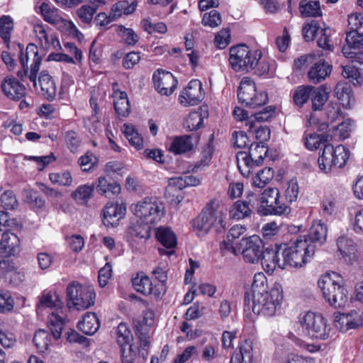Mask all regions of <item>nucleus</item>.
Returning <instances> with one entry per match:
<instances>
[{"label": "nucleus", "instance_id": "obj_1", "mask_svg": "<svg viewBox=\"0 0 363 363\" xmlns=\"http://www.w3.org/2000/svg\"><path fill=\"white\" fill-rule=\"evenodd\" d=\"M282 301L283 292L279 286L269 290L264 274H255L251 290L245 294V301L252 303V310L255 314L264 318L272 317L280 308Z\"/></svg>", "mask_w": 363, "mask_h": 363}, {"label": "nucleus", "instance_id": "obj_2", "mask_svg": "<svg viewBox=\"0 0 363 363\" xmlns=\"http://www.w3.org/2000/svg\"><path fill=\"white\" fill-rule=\"evenodd\" d=\"M229 62L235 72H249L253 71L258 76H272L273 63L262 57L259 49H252L245 44H240L230 48Z\"/></svg>", "mask_w": 363, "mask_h": 363}, {"label": "nucleus", "instance_id": "obj_3", "mask_svg": "<svg viewBox=\"0 0 363 363\" xmlns=\"http://www.w3.org/2000/svg\"><path fill=\"white\" fill-rule=\"evenodd\" d=\"M62 302L58 295L52 291H44L39 298L37 313H43L46 308L53 310L48 315V326L54 339L60 338L65 325V317L62 315Z\"/></svg>", "mask_w": 363, "mask_h": 363}, {"label": "nucleus", "instance_id": "obj_4", "mask_svg": "<svg viewBox=\"0 0 363 363\" xmlns=\"http://www.w3.org/2000/svg\"><path fill=\"white\" fill-rule=\"evenodd\" d=\"M225 215L219 201L211 200L194 220L193 226L199 235H206L212 228L220 231L225 228Z\"/></svg>", "mask_w": 363, "mask_h": 363}, {"label": "nucleus", "instance_id": "obj_5", "mask_svg": "<svg viewBox=\"0 0 363 363\" xmlns=\"http://www.w3.org/2000/svg\"><path fill=\"white\" fill-rule=\"evenodd\" d=\"M324 298L335 308L342 307L347 301V291L343 278L337 272H326L318 281Z\"/></svg>", "mask_w": 363, "mask_h": 363}, {"label": "nucleus", "instance_id": "obj_6", "mask_svg": "<svg viewBox=\"0 0 363 363\" xmlns=\"http://www.w3.org/2000/svg\"><path fill=\"white\" fill-rule=\"evenodd\" d=\"M315 253V245L306 237H298L290 246L281 250L285 267L299 268L308 262Z\"/></svg>", "mask_w": 363, "mask_h": 363}, {"label": "nucleus", "instance_id": "obj_7", "mask_svg": "<svg viewBox=\"0 0 363 363\" xmlns=\"http://www.w3.org/2000/svg\"><path fill=\"white\" fill-rule=\"evenodd\" d=\"M130 208L138 219L150 224L156 225L165 215L163 203L155 197H145Z\"/></svg>", "mask_w": 363, "mask_h": 363}, {"label": "nucleus", "instance_id": "obj_8", "mask_svg": "<svg viewBox=\"0 0 363 363\" xmlns=\"http://www.w3.org/2000/svg\"><path fill=\"white\" fill-rule=\"evenodd\" d=\"M349 157L350 152L345 146L325 144L318 160L319 168L324 173L331 172L333 168H342Z\"/></svg>", "mask_w": 363, "mask_h": 363}, {"label": "nucleus", "instance_id": "obj_9", "mask_svg": "<svg viewBox=\"0 0 363 363\" xmlns=\"http://www.w3.org/2000/svg\"><path fill=\"white\" fill-rule=\"evenodd\" d=\"M67 306L76 310H85L95 303L96 294L91 286L72 281L67 287Z\"/></svg>", "mask_w": 363, "mask_h": 363}, {"label": "nucleus", "instance_id": "obj_10", "mask_svg": "<svg viewBox=\"0 0 363 363\" xmlns=\"http://www.w3.org/2000/svg\"><path fill=\"white\" fill-rule=\"evenodd\" d=\"M300 330L311 338L326 340L330 335V327L320 315L311 311L299 315Z\"/></svg>", "mask_w": 363, "mask_h": 363}, {"label": "nucleus", "instance_id": "obj_11", "mask_svg": "<svg viewBox=\"0 0 363 363\" xmlns=\"http://www.w3.org/2000/svg\"><path fill=\"white\" fill-rule=\"evenodd\" d=\"M267 153L264 143H252L248 153L239 152L237 155L238 167L243 176H249L251 169L262 163Z\"/></svg>", "mask_w": 363, "mask_h": 363}, {"label": "nucleus", "instance_id": "obj_12", "mask_svg": "<svg viewBox=\"0 0 363 363\" xmlns=\"http://www.w3.org/2000/svg\"><path fill=\"white\" fill-rule=\"evenodd\" d=\"M19 60L23 71H18V76L21 80H24V77H27L30 82H35V77L38 75L42 61L38 47L33 43L28 44L25 52L21 53Z\"/></svg>", "mask_w": 363, "mask_h": 363}, {"label": "nucleus", "instance_id": "obj_13", "mask_svg": "<svg viewBox=\"0 0 363 363\" xmlns=\"http://www.w3.org/2000/svg\"><path fill=\"white\" fill-rule=\"evenodd\" d=\"M238 97L242 104L255 108L264 105L268 101L265 91H258L255 82L249 77H243L238 91Z\"/></svg>", "mask_w": 363, "mask_h": 363}, {"label": "nucleus", "instance_id": "obj_14", "mask_svg": "<svg viewBox=\"0 0 363 363\" xmlns=\"http://www.w3.org/2000/svg\"><path fill=\"white\" fill-rule=\"evenodd\" d=\"M263 247L260 238L254 235L240 240L236 249H234L231 254L236 256L241 255L245 262L255 264L260 260Z\"/></svg>", "mask_w": 363, "mask_h": 363}, {"label": "nucleus", "instance_id": "obj_15", "mask_svg": "<svg viewBox=\"0 0 363 363\" xmlns=\"http://www.w3.org/2000/svg\"><path fill=\"white\" fill-rule=\"evenodd\" d=\"M279 191L277 188H267L260 195L259 201L263 206L267 207V211L270 214L287 215L290 213V207L281 203L279 199Z\"/></svg>", "mask_w": 363, "mask_h": 363}, {"label": "nucleus", "instance_id": "obj_16", "mask_svg": "<svg viewBox=\"0 0 363 363\" xmlns=\"http://www.w3.org/2000/svg\"><path fill=\"white\" fill-rule=\"evenodd\" d=\"M132 284L134 289L145 295H152L156 298H160L164 293V285L157 284L153 285L150 277L144 272H138L132 279Z\"/></svg>", "mask_w": 363, "mask_h": 363}, {"label": "nucleus", "instance_id": "obj_17", "mask_svg": "<svg viewBox=\"0 0 363 363\" xmlns=\"http://www.w3.org/2000/svg\"><path fill=\"white\" fill-rule=\"evenodd\" d=\"M154 87L162 96H170L177 86V80L170 72L158 69L152 75Z\"/></svg>", "mask_w": 363, "mask_h": 363}, {"label": "nucleus", "instance_id": "obj_18", "mask_svg": "<svg viewBox=\"0 0 363 363\" xmlns=\"http://www.w3.org/2000/svg\"><path fill=\"white\" fill-rule=\"evenodd\" d=\"M205 91L199 79L191 80L179 96V103L184 106H195L204 98Z\"/></svg>", "mask_w": 363, "mask_h": 363}, {"label": "nucleus", "instance_id": "obj_19", "mask_svg": "<svg viewBox=\"0 0 363 363\" xmlns=\"http://www.w3.org/2000/svg\"><path fill=\"white\" fill-rule=\"evenodd\" d=\"M36 91L49 101H53L57 96V84L48 71H42L38 77H35V82H31Z\"/></svg>", "mask_w": 363, "mask_h": 363}, {"label": "nucleus", "instance_id": "obj_20", "mask_svg": "<svg viewBox=\"0 0 363 363\" xmlns=\"http://www.w3.org/2000/svg\"><path fill=\"white\" fill-rule=\"evenodd\" d=\"M35 10L38 13L41 14L44 21L50 24L58 26L62 23L69 28H76L75 26L71 21L63 19L59 9L47 1L38 2Z\"/></svg>", "mask_w": 363, "mask_h": 363}, {"label": "nucleus", "instance_id": "obj_21", "mask_svg": "<svg viewBox=\"0 0 363 363\" xmlns=\"http://www.w3.org/2000/svg\"><path fill=\"white\" fill-rule=\"evenodd\" d=\"M334 324L343 333L350 329H355L363 324V314L356 310L348 313H338L335 317Z\"/></svg>", "mask_w": 363, "mask_h": 363}, {"label": "nucleus", "instance_id": "obj_22", "mask_svg": "<svg viewBox=\"0 0 363 363\" xmlns=\"http://www.w3.org/2000/svg\"><path fill=\"white\" fill-rule=\"evenodd\" d=\"M280 250L281 247L273 248H267L264 251H262L261 256V263L264 271L269 274H272L277 267L280 269H285V264L284 258H280Z\"/></svg>", "mask_w": 363, "mask_h": 363}, {"label": "nucleus", "instance_id": "obj_23", "mask_svg": "<svg viewBox=\"0 0 363 363\" xmlns=\"http://www.w3.org/2000/svg\"><path fill=\"white\" fill-rule=\"evenodd\" d=\"M1 91L9 99L18 101L26 96V87L16 77L7 76L1 84Z\"/></svg>", "mask_w": 363, "mask_h": 363}, {"label": "nucleus", "instance_id": "obj_24", "mask_svg": "<svg viewBox=\"0 0 363 363\" xmlns=\"http://www.w3.org/2000/svg\"><path fill=\"white\" fill-rule=\"evenodd\" d=\"M156 237L164 247L170 249L167 250L160 248V255L171 256L174 253V250L172 249L177 245V238L174 232L168 227H160L157 229Z\"/></svg>", "mask_w": 363, "mask_h": 363}, {"label": "nucleus", "instance_id": "obj_25", "mask_svg": "<svg viewBox=\"0 0 363 363\" xmlns=\"http://www.w3.org/2000/svg\"><path fill=\"white\" fill-rule=\"evenodd\" d=\"M246 232V228L242 225H235L229 230L226 238L220 242V248L223 253H231L237 247L236 241Z\"/></svg>", "mask_w": 363, "mask_h": 363}, {"label": "nucleus", "instance_id": "obj_26", "mask_svg": "<svg viewBox=\"0 0 363 363\" xmlns=\"http://www.w3.org/2000/svg\"><path fill=\"white\" fill-rule=\"evenodd\" d=\"M33 31L43 49L49 50L52 48L55 50H57L60 48L57 38L53 34H50L43 24L38 23L34 25Z\"/></svg>", "mask_w": 363, "mask_h": 363}, {"label": "nucleus", "instance_id": "obj_27", "mask_svg": "<svg viewBox=\"0 0 363 363\" xmlns=\"http://www.w3.org/2000/svg\"><path fill=\"white\" fill-rule=\"evenodd\" d=\"M253 357V343L250 340H245L233 353L230 363H252Z\"/></svg>", "mask_w": 363, "mask_h": 363}, {"label": "nucleus", "instance_id": "obj_28", "mask_svg": "<svg viewBox=\"0 0 363 363\" xmlns=\"http://www.w3.org/2000/svg\"><path fill=\"white\" fill-rule=\"evenodd\" d=\"M20 240L18 237L9 230L2 234L0 242V250L6 256L15 255L19 252Z\"/></svg>", "mask_w": 363, "mask_h": 363}, {"label": "nucleus", "instance_id": "obj_29", "mask_svg": "<svg viewBox=\"0 0 363 363\" xmlns=\"http://www.w3.org/2000/svg\"><path fill=\"white\" fill-rule=\"evenodd\" d=\"M100 327L99 319L93 312H86L79 320L77 328L79 330L88 335L95 334Z\"/></svg>", "mask_w": 363, "mask_h": 363}, {"label": "nucleus", "instance_id": "obj_30", "mask_svg": "<svg viewBox=\"0 0 363 363\" xmlns=\"http://www.w3.org/2000/svg\"><path fill=\"white\" fill-rule=\"evenodd\" d=\"M274 112V108L272 106H267L264 108L263 111H260L259 113H255L253 116V118L251 117L250 119H248V113L247 112L244 110L242 108L240 107H235L233 111V116L234 118L238 121H246V125L247 124V122H250L251 120H252L254 122L255 121H267L271 116H272L273 113Z\"/></svg>", "mask_w": 363, "mask_h": 363}, {"label": "nucleus", "instance_id": "obj_31", "mask_svg": "<svg viewBox=\"0 0 363 363\" xmlns=\"http://www.w3.org/2000/svg\"><path fill=\"white\" fill-rule=\"evenodd\" d=\"M331 66L324 60H320L311 67L308 73L309 81L318 84L328 77L331 72Z\"/></svg>", "mask_w": 363, "mask_h": 363}, {"label": "nucleus", "instance_id": "obj_32", "mask_svg": "<svg viewBox=\"0 0 363 363\" xmlns=\"http://www.w3.org/2000/svg\"><path fill=\"white\" fill-rule=\"evenodd\" d=\"M327 232L326 225L318 220L313 222L308 235H300L299 237H306L308 241L315 246L316 242L323 244L325 241Z\"/></svg>", "mask_w": 363, "mask_h": 363}, {"label": "nucleus", "instance_id": "obj_33", "mask_svg": "<svg viewBox=\"0 0 363 363\" xmlns=\"http://www.w3.org/2000/svg\"><path fill=\"white\" fill-rule=\"evenodd\" d=\"M155 224L142 222L139 219L133 223L129 228L128 233L133 238L139 240H147L151 236V229Z\"/></svg>", "mask_w": 363, "mask_h": 363}, {"label": "nucleus", "instance_id": "obj_34", "mask_svg": "<svg viewBox=\"0 0 363 363\" xmlns=\"http://www.w3.org/2000/svg\"><path fill=\"white\" fill-rule=\"evenodd\" d=\"M133 339V334L128 325L125 323H121L118 326L117 342L121 347V354H123V349L126 351L129 350V347L133 350L131 344Z\"/></svg>", "mask_w": 363, "mask_h": 363}, {"label": "nucleus", "instance_id": "obj_35", "mask_svg": "<svg viewBox=\"0 0 363 363\" xmlns=\"http://www.w3.org/2000/svg\"><path fill=\"white\" fill-rule=\"evenodd\" d=\"M130 112V105L125 91L115 89V113L121 117H127Z\"/></svg>", "mask_w": 363, "mask_h": 363}, {"label": "nucleus", "instance_id": "obj_36", "mask_svg": "<svg viewBox=\"0 0 363 363\" xmlns=\"http://www.w3.org/2000/svg\"><path fill=\"white\" fill-rule=\"evenodd\" d=\"M193 147L192 138L190 136L184 135L175 138L169 145V150L179 155L191 151Z\"/></svg>", "mask_w": 363, "mask_h": 363}, {"label": "nucleus", "instance_id": "obj_37", "mask_svg": "<svg viewBox=\"0 0 363 363\" xmlns=\"http://www.w3.org/2000/svg\"><path fill=\"white\" fill-rule=\"evenodd\" d=\"M116 33L118 42L128 46H134L139 40L138 35L130 28L122 25L116 26Z\"/></svg>", "mask_w": 363, "mask_h": 363}, {"label": "nucleus", "instance_id": "obj_38", "mask_svg": "<svg viewBox=\"0 0 363 363\" xmlns=\"http://www.w3.org/2000/svg\"><path fill=\"white\" fill-rule=\"evenodd\" d=\"M121 131L128 139L130 144L136 149L140 150L143 147V139L138 133L135 126L132 124H123Z\"/></svg>", "mask_w": 363, "mask_h": 363}, {"label": "nucleus", "instance_id": "obj_39", "mask_svg": "<svg viewBox=\"0 0 363 363\" xmlns=\"http://www.w3.org/2000/svg\"><path fill=\"white\" fill-rule=\"evenodd\" d=\"M252 210L247 201H237L229 210V216L235 220L244 219L250 216Z\"/></svg>", "mask_w": 363, "mask_h": 363}, {"label": "nucleus", "instance_id": "obj_40", "mask_svg": "<svg viewBox=\"0 0 363 363\" xmlns=\"http://www.w3.org/2000/svg\"><path fill=\"white\" fill-rule=\"evenodd\" d=\"M312 108L313 111L321 110L329 98V92L325 86L316 89L313 87L311 95Z\"/></svg>", "mask_w": 363, "mask_h": 363}, {"label": "nucleus", "instance_id": "obj_41", "mask_svg": "<svg viewBox=\"0 0 363 363\" xmlns=\"http://www.w3.org/2000/svg\"><path fill=\"white\" fill-rule=\"evenodd\" d=\"M14 28L13 18L9 15L0 16V37L7 45L11 41V33Z\"/></svg>", "mask_w": 363, "mask_h": 363}, {"label": "nucleus", "instance_id": "obj_42", "mask_svg": "<svg viewBox=\"0 0 363 363\" xmlns=\"http://www.w3.org/2000/svg\"><path fill=\"white\" fill-rule=\"evenodd\" d=\"M98 193L106 196L113 193V177L112 175L104 174L100 176L95 183Z\"/></svg>", "mask_w": 363, "mask_h": 363}, {"label": "nucleus", "instance_id": "obj_43", "mask_svg": "<svg viewBox=\"0 0 363 363\" xmlns=\"http://www.w3.org/2000/svg\"><path fill=\"white\" fill-rule=\"evenodd\" d=\"M33 342L39 352H44L51 344V337L47 330L39 329L35 332Z\"/></svg>", "mask_w": 363, "mask_h": 363}, {"label": "nucleus", "instance_id": "obj_44", "mask_svg": "<svg viewBox=\"0 0 363 363\" xmlns=\"http://www.w3.org/2000/svg\"><path fill=\"white\" fill-rule=\"evenodd\" d=\"M247 125L249 126V133L259 141L257 143H264L270 138V130L267 126L258 127L252 120L247 122Z\"/></svg>", "mask_w": 363, "mask_h": 363}, {"label": "nucleus", "instance_id": "obj_45", "mask_svg": "<svg viewBox=\"0 0 363 363\" xmlns=\"http://www.w3.org/2000/svg\"><path fill=\"white\" fill-rule=\"evenodd\" d=\"M313 86H299L293 92V100L296 105L302 106L311 97Z\"/></svg>", "mask_w": 363, "mask_h": 363}, {"label": "nucleus", "instance_id": "obj_46", "mask_svg": "<svg viewBox=\"0 0 363 363\" xmlns=\"http://www.w3.org/2000/svg\"><path fill=\"white\" fill-rule=\"evenodd\" d=\"M300 11L304 17H317L322 15L319 1H310L306 3L301 1Z\"/></svg>", "mask_w": 363, "mask_h": 363}, {"label": "nucleus", "instance_id": "obj_47", "mask_svg": "<svg viewBox=\"0 0 363 363\" xmlns=\"http://www.w3.org/2000/svg\"><path fill=\"white\" fill-rule=\"evenodd\" d=\"M203 121V116L202 115L201 111H192L185 119L184 126L189 131L196 130L202 126Z\"/></svg>", "mask_w": 363, "mask_h": 363}, {"label": "nucleus", "instance_id": "obj_48", "mask_svg": "<svg viewBox=\"0 0 363 363\" xmlns=\"http://www.w3.org/2000/svg\"><path fill=\"white\" fill-rule=\"evenodd\" d=\"M335 93L337 98L343 106H347L350 103L352 98V91L350 86L345 83H338L335 89Z\"/></svg>", "mask_w": 363, "mask_h": 363}, {"label": "nucleus", "instance_id": "obj_49", "mask_svg": "<svg viewBox=\"0 0 363 363\" xmlns=\"http://www.w3.org/2000/svg\"><path fill=\"white\" fill-rule=\"evenodd\" d=\"M352 130V121L347 120L334 128V133L331 135V139L335 138L338 140H345L350 137Z\"/></svg>", "mask_w": 363, "mask_h": 363}, {"label": "nucleus", "instance_id": "obj_50", "mask_svg": "<svg viewBox=\"0 0 363 363\" xmlns=\"http://www.w3.org/2000/svg\"><path fill=\"white\" fill-rule=\"evenodd\" d=\"M274 177V171L270 167H267L259 171L253 178L254 186L263 188Z\"/></svg>", "mask_w": 363, "mask_h": 363}, {"label": "nucleus", "instance_id": "obj_51", "mask_svg": "<svg viewBox=\"0 0 363 363\" xmlns=\"http://www.w3.org/2000/svg\"><path fill=\"white\" fill-rule=\"evenodd\" d=\"M94 185H82L72 193V197L84 203H86L92 196Z\"/></svg>", "mask_w": 363, "mask_h": 363}, {"label": "nucleus", "instance_id": "obj_52", "mask_svg": "<svg viewBox=\"0 0 363 363\" xmlns=\"http://www.w3.org/2000/svg\"><path fill=\"white\" fill-rule=\"evenodd\" d=\"M136 1L129 3L127 0L119 1L115 4V18L131 14L136 10Z\"/></svg>", "mask_w": 363, "mask_h": 363}, {"label": "nucleus", "instance_id": "obj_53", "mask_svg": "<svg viewBox=\"0 0 363 363\" xmlns=\"http://www.w3.org/2000/svg\"><path fill=\"white\" fill-rule=\"evenodd\" d=\"M78 164L83 172H89L97 165L98 159L92 152L88 151L79 158Z\"/></svg>", "mask_w": 363, "mask_h": 363}, {"label": "nucleus", "instance_id": "obj_54", "mask_svg": "<svg viewBox=\"0 0 363 363\" xmlns=\"http://www.w3.org/2000/svg\"><path fill=\"white\" fill-rule=\"evenodd\" d=\"M97 8L89 5H83L77 11V16L82 23L89 24L93 19Z\"/></svg>", "mask_w": 363, "mask_h": 363}, {"label": "nucleus", "instance_id": "obj_55", "mask_svg": "<svg viewBox=\"0 0 363 363\" xmlns=\"http://www.w3.org/2000/svg\"><path fill=\"white\" fill-rule=\"evenodd\" d=\"M49 179L52 184H57L61 186H70L72 183V177L68 171L50 173Z\"/></svg>", "mask_w": 363, "mask_h": 363}, {"label": "nucleus", "instance_id": "obj_56", "mask_svg": "<svg viewBox=\"0 0 363 363\" xmlns=\"http://www.w3.org/2000/svg\"><path fill=\"white\" fill-rule=\"evenodd\" d=\"M337 245L342 257H347L351 255L355 247L354 242L351 239L344 236L340 237L337 240Z\"/></svg>", "mask_w": 363, "mask_h": 363}, {"label": "nucleus", "instance_id": "obj_57", "mask_svg": "<svg viewBox=\"0 0 363 363\" xmlns=\"http://www.w3.org/2000/svg\"><path fill=\"white\" fill-rule=\"evenodd\" d=\"M16 335L0 325V344L5 348H11L16 343Z\"/></svg>", "mask_w": 363, "mask_h": 363}, {"label": "nucleus", "instance_id": "obj_58", "mask_svg": "<svg viewBox=\"0 0 363 363\" xmlns=\"http://www.w3.org/2000/svg\"><path fill=\"white\" fill-rule=\"evenodd\" d=\"M202 23L205 26L215 28L221 23V16L218 11L212 10L209 13H205L202 18Z\"/></svg>", "mask_w": 363, "mask_h": 363}, {"label": "nucleus", "instance_id": "obj_59", "mask_svg": "<svg viewBox=\"0 0 363 363\" xmlns=\"http://www.w3.org/2000/svg\"><path fill=\"white\" fill-rule=\"evenodd\" d=\"M103 224L108 228L113 226V202L108 201L104 207L102 212Z\"/></svg>", "mask_w": 363, "mask_h": 363}, {"label": "nucleus", "instance_id": "obj_60", "mask_svg": "<svg viewBox=\"0 0 363 363\" xmlns=\"http://www.w3.org/2000/svg\"><path fill=\"white\" fill-rule=\"evenodd\" d=\"M1 206L6 209H14L18 206V201L11 191H6L0 198Z\"/></svg>", "mask_w": 363, "mask_h": 363}, {"label": "nucleus", "instance_id": "obj_61", "mask_svg": "<svg viewBox=\"0 0 363 363\" xmlns=\"http://www.w3.org/2000/svg\"><path fill=\"white\" fill-rule=\"evenodd\" d=\"M323 137L316 133H305L304 143L306 147L309 150H314L319 147L323 142Z\"/></svg>", "mask_w": 363, "mask_h": 363}, {"label": "nucleus", "instance_id": "obj_62", "mask_svg": "<svg viewBox=\"0 0 363 363\" xmlns=\"http://www.w3.org/2000/svg\"><path fill=\"white\" fill-rule=\"evenodd\" d=\"M303 35L306 40H313L315 35L319 32V26L318 22L311 21L307 23L303 28Z\"/></svg>", "mask_w": 363, "mask_h": 363}, {"label": "nucleus", "instance_id": "obj_63", "mask_svg": "<svg viewBox=\"0 0 363 363\" xmlns=\"http://www.w3.org/2000/svg\"><path fill=\"white\" fill-rule=\"evenodd\" d=\"M65 140L67 147L72 152H76L81 144V140L79 138L77 133L74 131L66 132Z\"/></svg>", "mask_w": 363, "mask_h": 363}, {"label": "nucleus", "instance_id": "obj_64", "mask_svg": "<svg viewBox=\"0 0 363 363\" xmlns=\"http://www.w3.org/2000/svg\"><path fill=\"white\" fill-rule=\"evenodd\" d=\"M112 277V266L107 262L104 267L100 269L98 274L99 284L101 287L106 286Z\"/></svg>", "mask_w": 363, "mask_h": 363}]
</instances>
